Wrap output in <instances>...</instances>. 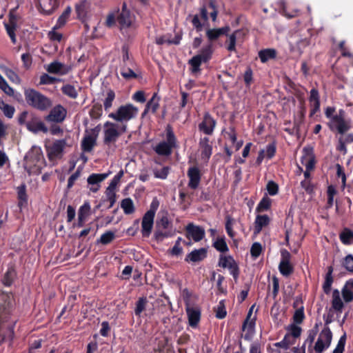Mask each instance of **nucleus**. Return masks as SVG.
I'll list each match as a JSON object with an SVG mask.
<instances>
[{"label":"nucleus","instance_id":"nucleus-49","mask_svg":"<svg viewBox=\"0 0 353 353\" xmlns=\"http://www.w3.org/2000/svg\"><path fill=\"white\" fill-rule=\"evenodd\" d=\"M146 304H147L146 298H144V297L140 298L136 304V307L134 310L135 314L139 316L141 314V313L145 309Z\"/></svg>","mask_w":353,"mask_h":353},{"label":"nucleus","instance_id":"nucleus-39","mask_svg":"<svg viewBox=\"0 0 353 353\" xmlns=\"http://www.w3.org/2000/svg\"><path fill=\"white\" fill-rule=\"evenodd\" d=\"M153 173L156 178L165 179L169 173V168L166 166L154 168L153 169Z\"/></svg>","mask_w":353,"mask_h":353},{"label":"nucleus","instance_id":"nucleus-14","mask_svg":"<svg viewBox=\"0 0 353 353\" xmlns=\"http://www.w3.org/2000/svg\"><path fill=\"white\" fill-rule=\"evenodd\" d=\"M188 176L189 178L188 186L191 189H196L200 183L201 173L197 167H191L188 170Z\"/></svg>","mask_w":353,"mask_h":353},{"label":"nucleus","instance_id":"nucleus-4","mask_svg":"<svg viewBox=\"0 0 353 353\" xmlns=\"http://www.w3.org/2000/svg\"><path fill=\"white\" fill-rule=\"evenodd\" d=\"M345 112L343 109L339 110V114H335L332 118V123H328L329 128L331 130H336L339 134H344L352 128L350 119H345Z\"/></svg>","mask_w":353,"mask_h":353},{"label":"nucleus","instance_id":"nucleus-17","mask_svg":"<svg viewBox=\"0 0 353 353\" xmlns=\"http://www.w3.org/2000/svg\"><path fill=\"white\" fill-rule=\"evenodd\" d=\"M154 216L152 215V212H147L142 219V234L144 236H149L151 233L153 223H154Z\"/></svg>","mask_w":353,"mask_h":353},{"label":"nucleus","instance_id":"nucleus-20","mask_svg":"<svg viewBox=\"0 0 353 353\" xmlns=\"http://www.w3.org/2000/svg\"><path fill=\"white\" fill-rule=\"evenodd\" d=\"M341 294L345 303L353 301V279L346 281L342 288Z\"/></svg>","mask_w":353,"mask_h":353},{"label":"nucleus","instance_id":"nucleus-18","mask_svg":"<svg viewBox=\"0 0 353 353\" xmlns=\"http://www.w3.org/2000/svg\"><path fill=\"white\" fill-rule=\"evenodd\" d=\"M46 69L49 73L60 75L65 74L70 70L69 67L59 61L52 62L46 67Z\"/></svg>","mask_w":353,"mask_h":353},{"label":"nucleus","instance_id":"nucleus-24","mask_svg":"<svg viewBox=\"0 0 353 353\" xmlns=\"http://www.w3.org/2000/svg\"><path fill=\"white\" fill-rule=\"evenodd\" d=\"M333 268L332 266H329L327 268V272L325 276V281L323 284V290L325 294H329L332 290V285L334 281L333 276Z\"/></svg>","mask_w":353,"mask_h":353},{"label":"nucleus","instance_id":"nucleus-54","mask_svg":"<svg viewBox=\"0 0 353 353\" xmlns=\"http://www.w3.org/2000/svg\"><path fill=\"white\" fill-rule=\"evenodd\" d=\"M157 94L154 93L152 96V99L148 102L146 106L150 109L153 113H154L158 108H159V99H157Z\"/></svg>","mask_w":353,"mask_h":353},{"label":"nucleus","instance_id":"nucleus-21","mask_svg":"<svg viewBox=\"0 0 353 353\" xmlns=\"http://www.w3.org/2000/svg\"><path fill=\"white\" fill-rule=\"evenodd\" d=\"M230 30V28L229 26H225L221 28L208 29L206 31V36L209 41H212L216 40L223 34H227Z\"/></svg>","mask_w":353,"mask_h":353},{"label":"nucleus","instance_id":"nucleus-11","mask_svg":"<svg viewBox=\"0 0 353 353\" xmlns=\"http://www.w3.org/2000/svg\"><path fill=\"white\" fill-rule=\"evenodd\" d=\"M205 236V230L193 223H189L186 227V237L192 239L195 242L200 241Z\"/></svg>","mask_w":353,"mask_h":353},{"label":"nucleus","instance_id":"nucleus-2","mask_svg":"<svg viewBox=\"0 0 353 353\" xmlns=\"http://www.w3.org/2000/svg\"><path fill=\"white\" fill-rule=\"evenodd\" d=\"M24 96L28 105L41 111L48 110L52 105L50 99L34 89H26Z\"/></svg>","mask_w":353,"mask_h":353},{"label":"nucleus","instance_id":"nucleus-41","mask_svg":"<svg viewBox=\"0 0 353 353\" xmlns=\"http://www.w3.org/2000/svg\"><path fill=\"white\" fill-rule=\"evenodd\" d=\"M288 335H290L291 337L293 336L296 339L301 336L302 329L301 327L296 325V323H293L288 326Z\"/></svg>","mask_w":353,"mask_h":353},{"label":"nucleus","instance_id":"nucleus-56","mask_svg":"<svg viewBox=\"0 0 353 353\" xmlns=\"http://www.w3.org/2000/svg\"><path fill=\"white\" fill-rule=\"evenodd\" d=\"M239 42L236 37L232 34H230L228 36V39L226 41L225 43L227 44V50L232 52L236 50V43Z\"/></svg>","mask_w":353,"mask_h":353},{"label":"nucleus","instance_id":"nucleus-61","mask_svg":"<svg viewBox=\"0 0 353 353\" xmlns=\"http://www.w3.org/2000/svg\"><path fill=\"white\" fill-rule=\"evenodd\" d=\"M114 92L112 90H109L107 93V97L105 98L103 103L105 110H108L112 106V103L114 99Z\"/></svg>","mask_w":353,"mask_h":353},{"label":"nucleus","instance_id":"nucleus-26","mask_svg":"<svg viewBox=\"0 0 353 353\" xmlns=\"http://www.w3.org/2000/svg\"><path fill=\"white\" fill-rule=\"evenodd\" d=\"M199 145L201 149L202 159H208L212 154V146L209 144V139L207 137L201 139Z\"/></svg>","mask_w":353,"mask_h":353},{"label":"nucleus","instance_id":"nucleus-42","mask_svg":"<svg viewBox=\"0 0 353 353\" xmlns=\"http://www.w3.org/2000/svg\"><path fill=\"white\" fill-rule=\"evenodd\" d=\"M61 90L64 94L72 99H76L78 96V92L75 88L70 84L63 86Z\"/></svg>","mask_w":353,"mask_h":353},{"label":"nucleus","instance_id":"nucleus-16","mask_svg":"<svg viewBox=\"0 0 353 353\" xmlns=\"http://www.w3.org/2000/svg\"><path fill=\"white\" fill-rule=\"evenodd\" d=\"M93 131L96 132L95 134L85 135L82 140L81 148L84 152H91L93 148L94 147V145H96L97 137V134L99 131V129L98 127H96L93 130Z\"/></svg>","mask_w":353,"mask_h":353},{"label":"nucleus","instance_id":"nucleus-1","mask_svg":"<svg viewBox=\"0 0 353 353\" xmlns=\"http://www.w3.org/2000/svg\"><path fill=\"white\" fill-rule=\"evenodd\" d=\"M125 123L107 121L103 125V143L107 145L114 144L119 137L126 132Z\"/></svg>","mask_w":353,"mask_h":353},{"label":"nucleus","instance_id":"nucleus-60","mask_svg":"<svg viewBox=\"0 0 353 353\" xmlns=\"http://www.w3.org/2000/svg\"><path fill=\"white\" fill-rule=\"evenodd\" d=\"M156 43L158 45H162L163 43L178 44V43H179V39H176L175 40H170V39L167 38L166 36H162V37H157L156 39Z\"/></svg>","mask_w":353,"mask_h":353},{"label":"nucleus","instance_id":"nucleus-48","mask_svg":"<svg viewBox=\"0 0 353 353\" xmlns=\"http://www.w3.org/2000/svg\"><path fill=\"white\" fill-rule=\"evenodd\" d=\"M121 74L125 79H129L131 78H136L137 74L132 68L128 67V65H123L121 68Z\"/></svg>","mask_w":353,"mask_h":353},{"label":"nucleus","instance_id":"nucleus-33","mask_svg":"<svg viewBox=\"0 0 353 353\" xmlns=\"http://www.w3.org/2000/svg\"><path fill=\"white\" fill-rule=\"evenodd\" d=\"M172 146L166 142H161L156 147L155 151L161 155H168L171 153Z\"/></svg>","mask_w":353,"mask_h":353},{"label":"nucleus","instance_id":"nucleus-59","mask_svg":"<svg viewBox=\"0 0 353 353\" xmlns=\"http://www.w3.org/2000/svg\"><path fill=\"white\" fill-rule=\"evenodd\" d=\"M58 79L55 77H51L48 74H43L40 77V84L48 85L55 83Z\"/></svg>","mask_w":353,"mask_h":353},{"label":"nucleus","instance_id":"nucleus-5","mask_svg":"<svg viewBox=\"0 0 353 353\" xmlns=\"http://www.w3.org/2000/svg\"><path fill=\"white\" fill-rule=\"evenodd\" d=\"M65 145L66 141L64 139L56 140L53 143L46 145V148L49 160L53 161L61 159Z\"/></svg>","mask_w":353,"mask_h":353},{"label":"nucleus","instance_id":"nucleus-64","mask_svg":"<svg viewBox=\"0 0 353 353\" xmlns=\"http://www.w3.org/2000/svg\"><path fill=\"white\" fill-rule=\"evenodd\" d=\"M329 346H326V344L323 342L321 338H318L315 345L314 350L316 353H322L325 349L328 348Z\"/></svg>","mask_w":353,"mask_h":353},{"label":"nucleus","instance_id":"nucleus-51","mask_svg":"<svg viewBox=\"0 0 353 353\" xmlns=\"http://www.w3.org/2000/svg\"><path fill=\"white\" fill-rule=\"evenodd\" d=\"M305 319V314L303 307H301L299 309H297L294 315H293V321L296 324H301L303 319Z\"/></svg>","mask_w":353,"mask_h":353},{"label":"nucleus","instance_id":"nucleus-3","mask_svg":"<svg viewBox=\"0 0 353 353\" xmlns=\"http://www.w3.org/2000/svg\"><path fill=\"white\" fill-rule=\"evenodd\" d=\"M139 110L132 104L120 106L117 112H112L109 117L114 119L118 123L125 122L134 118L138 114Z\"/></svg>","mask_w":353,"mask_h":353},{"label":"nucleus","instance_id":"nucleus-47","mask_svg":"<svg viewBox=\"0 0 353 353\" xmlns=\"http://www.w3.org/2000/svg\"><path fill=\"white\" fill-rule=\"evenodd\" d=\"M279 185L273 181H269L266 184V192L270 196H274L279 192Z\"/></svg>","mask_w":353,"mask_h":353},{"label":"nucleus","instance_id":"nucleus-22","mask_svg":"<svg viewBox=\"0 0 353 353\" xmlns=\"http://www.w3.org/2000/svg\"><path fill=\"white\" fill-rule=\"evenodd\" d=\"M332 307L336 312L341 313L344 307V303L341 300L340 292L337 289H335L332 292Z\"/></svg>","mask_w":353,"mask_h":353},{"label":"nucleus","instance_id":"nucleus-46","mask_svg":"<svg viewBox=\"0 0 353 353\" xmlns=\"http://www.w3.org/2000/svg\"><path fill=\"white\" fill-rule=\"evenodd\" d=\"M254 305H253L249 312H248V314L247 315V318L245 319L244 323H243V330H244L246 327H248V328H252L253 325H254V322L255 321V316H254L253 318H252V311L254 310Z\"/></svg>","mask_w":353,"mask_h":353},{"label":"nucleus","instance_id":"nucleus-9","mask_svg":"<svg viewBox=\"0 0 353 353\" xmlns=\"http://www.w3.org/2000/svg\"><path fill=\"white\" fill-rule=\"evenodd\" d=\"M189 325L192 327H196L201 319V308L192 303H188L185 307Z\"/></svg>","mask_w":353,"mask_h":353},{"label":"nucleus","instance_id":"nucleus-32","mask_svg":"<svg viewBox=\"0 0 353 353\" xmlns=\"http://www.w3.org/2000/svg\"><path fill=\"white\" fill-rule=\"evenodd\" d=\"M318 331H319V323H316L314 328L312 330H310L308 331L307 337L305 341V343L303 344V345L302 347L303 352H305V343H307L310 345H311L313 343V342L315 339V337L318 333Z\"/></svg>","mask_w":353,"mask_h":353},{"label":"nucleus","instance_id":"nucleus-37","mask_svg":"<svg viewBox=\"0 0 353 353\" xmlns=\"http://www.w3.org/2000/svg\"><path fill=\"white\" fill-rule=\"evenodd\" d=\"M17 194L19 199V206L22 208L27 204V195L26 192V186L21 185L17 188Z\"/></svg>","mask_w":353,"mask_h":353},{"label":"nucleus","instance_id":"nucleus-62","mask_svg":"<svg viewBox=\"0 0 353 353\" xmlns=\"http://www.w3.org/2000/svg\"><path fill=\"white\" fill-rule=\"evenodd\" d=\"M0 88L9 96L14 94L13 89L9 86L3 78L0 81Z\"/></svg>","mask_w":353,"mask_h":353},{"label":"nucleus","instance_id":"nucleus-50","mask_svg":"<svg viewBox=\"0 0 353 353\" xmlns=\"http://www.w3.org/2000/svg\"><path fill=\"white\" fill-rule=\"evenodd\" d=\"M276 142L272 141L266 146V159H272L276 154Z\"/></svg>","mask_w":353,"mask_h":353},{"label":"nucleus","instance_id":"nucleus-45","mask_svg":"<svg viewBox=\"0 0 353 353\" xmlns=\"http://www.w3.org/2000/svg\"><path fill=\"white\" fill-rule=\"evenodd\" d=\"M90 214V205L88 203H85L79 210L78 217L81 219H86Z\"/></svg>","mask_w":353,"mask_h":353},{"label":"nucleus","instance_id":"nucleus-35","mask_svg":"<svg viewBox=\"0 0 353 353\" xmlns=\"http://www.w3.org/2000/svg\"><path fill=\"white\" fill-rule=\"evenodd\" d=\"M0 109L3 112V114L9 118H12L15 109L13 106L6 103L3 101H0Z\"/></svg>","mask_w":353,"mask_h":353},{"label":"nucleus","instance_id":"nucleus-34","mask_svg":"<svg viewBox=\"0 0 353 353\" xmlns=\"http://www.w3.org/2000/svg\"><path fill=\"white\" fill-rule=\"evenodd\" d=\"M212 44H208L207 46L204 47L199 54L196 56L200 58L203 62L208 61L212 54Z\"/></svg>","mask_w":353,"mask_h":353},{"label":"nucleus","instance_id":"nucleus-23","mask_svg":"<svg viewBox=\"0 0 353 353\" xmlns=\"http://www.w3.org/2000/svg\"><path fill=\"white\" fill-rule=\"evenodd\" d=\"M206 254L207 250L205 248L194 250L187 255L185 261L192 262H199L204 259L206 257Z\"/></svg>","mask_w":353,"mask_h":353},{"label":"nucleus","instance_id":"nucleus-53","mask_svg":"<svg viewBox=\"0 0 353 353\" xmlns=\"http://www.w3.org/2000/svg\"><path fill=\"white\" fill-rule=\"evenodd\" d=\"M214 247L219 251L221 252H225L228 250V245L224 240V239L221 238L218 239L214 243Z\"/></svg>","mask_w":353,"mask_h":353},{"label":"nucleus","instance_id":"nucleus-15","mask_svg":"<svg viewBox=\"0 0 353 353\" xmlns=\"http://www.w3.org/2000/svg\"><path fill=\"white\" fill-rule=\"evenodd\" d=\"M108 174H92L88 178V183L90 185V190L96 192L100 188V183L105 180Z\"/></svg>","mask_w":353,"mask_h":353},{"label":"nucleus","instance_id":"nucleus-28","mask_svg":"<svg viewBox=\"0 0 353 353\" xmlns=\"http://www.w3.org/2000/svg\"><path fill=\"white\" fill-rule=\"evenodd\" d=\"M326 346H330L332 339V333L328 326H325L319 334Z\"/></svg>","mask_w":353,"mask_h":353},{"label":"nucleus","instance_id":"nucleus-6","mask_svg":"<svg viewBox=\"0 0 353 353\" xmlns=\"http://www.w3.org/2000/svg\"><path fill=\"white\" fill-rule=\"evenodd\" d=\"M281 261L279 265V270L280 273L285 277H288L294 272V267L290 263L291 254L290 253L283 249L281 251Z\"/></svg>","mask_w":353,"mask_h":353},{"label":"nucleus","instance_id":"nucleus-55","mask_svg":"<svg viewBox=\"0 0 353 353\" xmlns=\"http://www.w3.org/2000/svg\"><path fill=\"white\" fill-rule=\"evenodd\" d=\"M336 176L339 178L341 179L342 187L344 188L346 185V175L344 172V168L341 165H340L339 163H337L336 165Z\"/></svg>","mask_w":353,"mask_h":353},{"label":"nucleus","instance_id":"nucleus-44","mask_svg":"<svg viewBox=\"0 0 353 353\" xmlns=\"http://www.w3.org/2000/svg\"><path fill=\"white\" fill-rule=\"evenodd\" d=\"M262 245L260 243L255 242L250 248V254L253 259H256L262 252Z\"/></svg>","mask_w":353,"mask_h":353},{"label":"nucleus","instance_id":"nucleus-63","mask_svg":"<svg viewBox=\"0 0 353 353\" xmlns=\"http://www.w3.org/2000/svg\"><path fill=\"white\" fill-rule=\"evenodd\" d=\"M309 101L310 103L320 102L319 92L316 88H314L310 90Z\"/></svg>","mask_w":353,"mask_h":353},{"label":"nucleus","instance_id":"nucleus-52","mask_svg":"<svg viewBox=\"0 0 353 353\" xmlns=\"http://www.w3.org/2000/svg\"><path fill=\"white\" fill-rule=\"evenodd\" d=\"M346 342V334H344L339 339L336 347L333 350L332 353H343Z\"/></svg>","mask_w":353,"mask_h":353},{"label":"nucleus","instance_id":"nucleus-31","mask_svg":"<svg viewBox=\"0 0 353 353\" xmlns=\"http://www.w3.org/2000/svg\"><path fill=\"white\" fill-rule=\"evenodd\" d=\"M6 28L12 41L14 43L16 42V37L14 34V30L16 28V20L13 17H10V23L6 24Z\"/></svg>","mask_w":353,"mask_h":353},{"label":"nucleus","instance_id":"nucleus-38","mask_svg":"<svg viewBox=\"0 0 353 353\" xmlns=\"http://www.w3.org/2000/svg\"><path fill=\"white\" fill-rule=\"evenodd\" d=\"M341 265L347 272L353 274V255L349 254L345 256L341 261Z\"/></svg>","mask_w":353,"mask_h":353},{"label":"nucleus","instance_id":"nucleus-13","mask_svg":"<svg viewBox=\"0 0 353 353\" xmlns=\"http://www.w3.org/2000/svg\"><path fill=\"white\" fill-rule=\"evenodd\" d=\"M66 116V110L61 105H58L54 107L50 114L47 116L46 119L49 121L61 122Z\"/></svg>","mask_w":353,"mask_h":353},{"label":"nucleus","instance_id":"nucleus-7","mask_svg":"<svg viewBox=\"0 0 353 353\" xmlns=\"http://www.w3.org/2000/svg\"><path fill=\"white\" fill-rule=\"evenodd\" d=\"M303 156L301 157V163L305 164V169L312 170L315 168L316 157L314 152V148L307 145L303 148Z\"/></svg>","mask_w":353,"mask_h":353},{"label":"nucleus","instance_id":"nucleus-43","mask_svg":"<svg viewBox=\"0 0 353 353\" xmlns=\"http://www.w3.org/2000/svg\"><path fill=\"white\" fill-rule=\"evenodd\" d=\"M265 225V216L257 215L254 226V234L257 235L262 230L263 226Z\"/></svg>","mask_w":353,"mask_h":353},{"label":"nucleus","instance_id":"nucleus-19","mask_svg":"<svg viewBox=\"0 0 353 353\" xmlns=\"http://www.w3.org/2000/svg\"><path fill=\"white\" fill-rule=\"evenodd\" d=\"M215 121L208 114L204 116L203 121L199 124V128L200 130L203 131L206 134H211L215 127Z\"/></svg>","mask_w":353,"mask_h":353},{"label":"nucleus","instance_id":"nucleus-10","mask_svg":"<svg viewBox=\"0 0 353 353\" xmlns=\"http://www.w3.org/2000/svg\"><path fill=\"white\" fill-rule=\"evenodd\" d=\"M219 265L223 268H228L235 280L239 276V268L233 258L230 256H221L219 259Z\"/></svg>","mask_w":353,"mask_h":353},{"label":"nucleus","instance_id":"nucleus-30","mask_svg":"<svg viewBox=\"0 0 353 353\" xmlns=\"http://www.w3.org/2000/svg\"><path fill=\"white\" fill-rule=\"evenodd\" d=\"M281 10L280 12L281 14L287 17L288 19H292L296 16H298L299 10L296 9H292V10H288L285 3L284 2L281 3L280 6Z\"/></svg>","mask_w":353,"mask_h":353},{"label":"nucleus","instance_id":"nucleus-27","mask_svg":"<svg viewBox=\"0 0 353 353\" xmlns=\"http://www.w3.org/2000/svg\"><path fill=\"white\" fill-rule=\"evenodd\" d=\"M88 11V3L85 1L77 4L76 6L77 17L82 21H84L86 19Z\"/></svg>","mask_w":353,"mask_h":353},{"label":"nucleus","instance_id":"nucleus-12","mask_svg":"<svg viewBox=\"0 0 353 353\" xmlns=\"http://www.w3.org/2000/svg\"><path fill=\"white\" fill-rule=\"evenodd\" d=\"M26 128L28 130L37 133L39 131L47 132L48 128L44 123L37 117L31 114L26 122Z\"/></svg>","mask_w":353,"mask_h":353},{"label":"nucleus","instance_id":"nucleus-40","mask_svg":"<svg viewBox=\"0 0 353 353\" xmlns=\"http://www.w3.org/2000/svg\"><path fill=\"white\" fill-rule=\"evenodd\" d=\"M16 276L15 271L13 268H9L8 271L4 274L3 279V283L5 285L10 286Z\"/></svg>","mask_w":353,"mask_h":353},{"label":"nucleus","instance_id":"nucleus-25","mask_svg":"<svg viewBox=\"0 0 353 353\" xmlns=\"http://www.w3.org/2000/svg\"><path fill=\"white\" fill-rule=\"evenodd\" d=\"M339 239L345 245L353 244V231L348 228H344L339 234Z\"/></svg>","mask_w":353,"mask_h":353},{"label":"nucleus","instance_id":"nucleus-58","mask_svg":"<svg viewBox=\"0 0 353 353\" xmlns=\"http://www.w3.org/2000/svg\"><path fill=\"white\" fill-rule=\"evenodd\" d=\"M170 222L166 214L162 215L161 218L157 221V226L159 229H167L169 228Z\"/></svg>","mask_w":353,"mask_h":353},{"label":"nucleus","instance_id":"nucleus-8","mask_svg":"<svg viewBox=\"0 0 353 353\" xmlns=\"http://www.w3.org/2000/svg\"><path fill=\"white\" fill-rule=\"evenodd\" d=\"M134 20V16L132 14L129 10L127 9L125 3L123 4L122 10L119 12L117 15V21H118L121 28H129Z\"/></svg>","mask_w":353,"mask_h":353},{"label":"nucleus","instance_id":"nucleus-57","mask_svg":"<svg viewBox=\"0 0 353 353\" xmlns=\"http://www.w3.org/2000/svg\"><path fill=\"white\" fill-rule=\"evenodd\" d=\"M115 237V234L112 231H108L103 234L100 239V242L102 244H108L110 243Z\"/></svg>","mask_w":353,"mask_h":353},{"label":"nucleus","instance_id":"nucleus-36","mask_svg":"<svg viewBox=\"0 0 353 353\" xmlns=\"http://www.w3.org/2000/svg\"><path fill=\"white\" fill-rule=\"evenodd\" d=\"M203 62L199 57L196 55L193 57L190 61L189 63L191 65L190 70L192 73L196 74L200 72V65L201 63Z\"/></svg>","mask_w":353,"mask_h":353},{"label":"nucleus","instance_id":"nucleus-29","mask_svg":"<svg viewBox=\"0 0 353 353\" xmlns=\"http://www.w3.org/2000/svg\"><path fill=\"white\" fill-rule=\"evenodd\" d=\"M121 207L126 214H130L134 212L133 201L130 198L123 199L121 203Z\"/></svg>","mask_w":353,"mask_h":353}]
</instances>
